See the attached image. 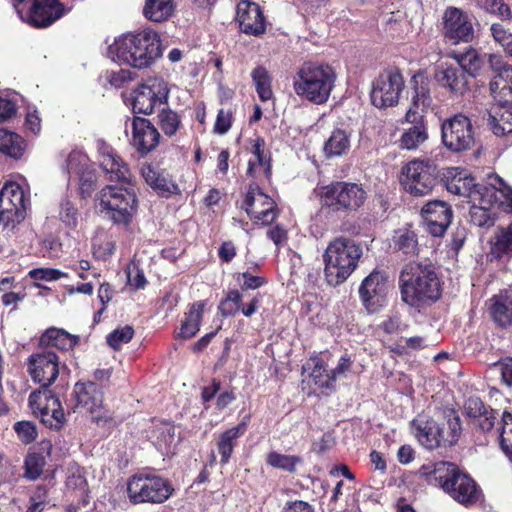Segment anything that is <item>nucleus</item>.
<instances>
[{"label": "nucleus", "mask_w": 512, "mask_h": 512, "mask_svg": "<svg viewBox=\"0 0 512 512\" xmlns=\"http://www.w3.org/2000/svg\"><path fill=\"white\" fill-rule=\"evenodd\" d=\"M99 163L108 180L118 184L104 186L95 196V208L115 225L128 227L138 211V197L131 173L114 149L97 142Z\"/></svg>", "instance_id": "obj_1"}, {"label": "nucleus", "mask_w": 512, "mask_h": 512, "mask_svg": "<svg viewBox=\"0 0 512 512\" xmlns=\"http://www.w3.org/2000/svg\"><path fill=\"white\" fill-rule=\"evenodd\" d=\"M108 55L119 64L136 69L148 68L161 56L160 38L150 29L124 34L109 45Z\"/></svg>", "instance_id": "obj_2"}, {"label": "nucleus", "mask_w": 512, "mask_h": 512, "mask_svg": "<svg viewBox=\"0 0 512 512\" xmlns=\"http://www.w3.org/2000/svg\"><path fill=\"white\" fill-rule=\"evenodd\" d=\"M399 288L403 302L415 308L430 305L441 296V284L435 269L418 262L403 266Z\"/></svg>", "instance_id": "obj_3"}, {"label": "nucleus", "mask_w": 512, "mask_h": 512, "mask_svg": "<svg viewBox=\"0 0 512 512\" xmlns=\"http://www.w3.org/2000/svg\"><path fill=\"white\" fill-rule=\"evenodd\" d=\"M336 79L337 74L332 66L305 62L293 77V90L301 100L322 105L329 100Z\"/></svg>", "instance_id": "obj_4"}, {"label": "nucleus", "mask_w": 512, "mask_h": 512, "mask_svg": "<svg viewBox=\"0 0 512 512\" xmlns=\"http://www.w3.org/2000/svg\"><path fill=\"white\" fill-rule=\"evenodd\" d=\"M363 249L355 240L339 236L329 242L324 253V276L331 286L344 283L356 270Z\"/></svg>", "instance_id": "obj_5"}, {"label": "nucleus", "mask_w": 512, "mask_h": 512, "mask_svg": "<svg viewBox=\"0 0 512 512\" xmlns=\"http://www.w3.org/2000/svg\"><path fill=\"white\" fill-rule=\"evenodd\" d=\"M412 432L418 442L427 449L451 446L458 441L461 433L459 416L450 411L442 424L423 415H418L411 422Z\"/></svg>", "instance_id": "obj_6"}, {"label": "nucleus", "mask_w": 512, "mask_h": 512, "mask_svg": "<svg viewBox=\"0 0 512 512\" xmlns=\"http://www.w3.org/2000/svg\"><path fill=\"white\" fill-rule=\"evenodd\" d=\"M174 492L171 482L155 473L139 472L127 481V496L132 504H162Z\"/></svg>", "instance_id": "obj_7"}, {"label": "nucleus", "mask_w": 512, "mask_h": 512, "mask_svg": "<svg viewBox=\"0 0 512 512\" xmlns=\"http://www.w3.org/2000/svg\"><path fill=\"white\" fill-rule=\"evenodd\" d=\"M321 205L332 211L357 210L366 200V192L356 183L335 182L320 188Z\"/></svg>", "instance_id": "obj_8"}, {"label": "nucleus", "mask_w": 512, "mask_h": 512, "mask_svg": "<svg viewBox=\"0 0 512 512\" xmlns=\"http://www.w3.org/2000/svg\"><path fill=\"white\" fill-rule=\"evenodd\" d=\"M401 183L413 196L428 195L437 183L436 166L430 160L414 159L402 168Z\"/></svg>", "instance_id": "obj_9"}, {"label": "nucleus", "mask_w": 512, "mask_h": 512, "mask_svg": "<svg viewBox=\"0 0 512 512\" xmlns=\"http://www.w3.org/2000/svg\"><path fill=\"white\" fill-rule=\"evenodd\" d=\"M170 93L169 83L163 78L151 77L139 85L133 94V111L151 114L157 106L167 103Z\"/></svg>", "instance_id": "obj_10"}, {"label": "nucleus", "mask_w": 512, "mask_h": 512, "mask_svg": "<svg viewBox=\"0 0 512 512\" xmlns=\"http://www.w3.org/2000/svg\"><path fill=\"white\" fill-rule=\"evenodd\" d=\"M28 198L23 187L8 181L0 192V223L5 227H14L25 217Z\"/></svg>", "instance_id": "obj_11"}, {"label": "nucleus", "mask_w": 512, "mask_h": 512, "mask_svg": "<svg viewBox=\"0 0 512 512\" xmlns=\"http://www.w3.org/2000/svg\"><path fill=\"white\" fill-rule=\"evenodd\" d=\"M19 17L34 27H47L61 18L67 10L59 0H34L27 9L22 6L24 0H14Z\"/></svg>", "instance_id": "obj_12"}, {"label": "nucleus", "mask_w": 512, "mask_h": 512, "mask_svg": "<svg viewBox=\"0 0 512 512\" xmlns=\"http://www.w3.org/2000/svg\"><path fill=\"white\" fill-rule=\"evenodd\" d=\"M404 88V80L399 71L391 69L381 73L372 84L371 101L377 108L396 105Z\"/></svg>", "instance_id": "obj_13"}, {"label": "nucleus", "mask_w": 512, "mask_h": 512, "mask_svg": "<svg viewBox=\"0 0 512 512\" xmlns=\"http://www.w3.org/2000/svg\"><path fill=\"white\" fill-rule=\"evenodd\" d=\"M29 406L40 417L42 423L51 429H60L65 423V414L60 400L49 390L34 391L29 396Z\"/></svg>", "instance_id": "obj_14"}, {"label": "nucleus", "mask_w": 512, "mask_h": 512, "mask_svg": "<svg viewBox=\"0 0 512 512\" xmlns=\"http://www.w3.org/2000/svg\"><path fill=\"white\" fill-rule=\"evenodd\" d=\"M442 141L447 149L454 152L470 149L474 143L470 120L461 114L446 120L442 124Z\"/></svg>", "instance_id": "obj_15"}, {"label": "nucleus", "mask_w": 512, "mask_h": 512, "mask_svg": "<svg viewBox=\"0 0 512 512\" xmlns=\"http://www.w3.org/2000/svg\"><path fill=\"white\" fill-rule=\"evenodd\" d=\"M388 294L387 276L374 270L365 277L359 287L361 302L368 313L378 312L385 306Z\"/></svg>", "instance_id": "obj_16"}, {"label": "nucleus", "mask_w": 512, "mask_h": 512, "mask_svg": "<svg viewBox=\"0 0 512 512\" xmlns=\"http://www.w3.org/2000/svg\"><path fill=\"white\" fill-rule=\"evenodd\" d=\"M444 38L453 44L469 43L474 38L472 17L456 7H448L443 14Z\"/></svg>", "instance_id": "obj_17"}, {"label": "nucleus", "mask_w": 512, "mask_h": 512, "mask_svg": "<svg viewBox=\"0 0 512 512\" xmlns=\"http://www.w3.org/2000/svg\"><path fill=\"white\" fill-rule=\"evenodd\" d=\"M446 178V188L451 194L461 196L468 199V203L472 201H483L485 184H475L474 178L469 173L459 167H449L444 173Z\"/></svg>", "instance_id": "obj_18"}, {"label": "nucleus", "mask_w": 512, "mask_h": 512, "mask_svg": "<svg viewBox=\"0 0 512 512\" xmlns=\"http://www.w3.org/2000/svg\"><path fill=\"white\" fill-rule=\"evenodd\" d=\"M28 373L34 382L43 387L50 386L59 374L57 355L50 350L33 353L28 359Z\"/></svg>", "instance_id": "obj_19"}, {"label": "nucleus", "mask_w": 512, "mask_h": 512, "mask_svg": "<svg viewBox=\"0 0 512 512\" xmlns=\"http://www.w3.org/2000/svg\"><path fill=\"white\" fill-rule=\"evenodd\" d=\"M243 207L251 219L263 225L271 224L277 217L273 199L263 193L257 185L250 186Z\"/></svg>", "instance_id": "obj_20"}, {"label": "nucleus", "mask_w": 512, "mask_h": 512, "mask_svg": "<svg viewBox=\"0 0 512 512\" xmlns=\"http://www.w3.org/2000/svg\"><path fill=\"white\" fill-rule=\"evenodd\" d=\"M76 407L91 415L93 421H106L108 416L102 407V393L93 382L77 383L74 388Z\"/></svg>", "instance_id": "obj_21"}, {"label": "nucleus", "mask_w": 512, "mask_h": 512, "mask_svg": "<svg viewBox=\"0 0 512 512\" xmlns=\"http://www.w3.org/2000/svg\"><path fill=\"white\" fill-rule=\"evenodd\" d=\"M236 20L240 30L245 34L259 36L265 32L266 25L263 13L254 2L240 1L236 8Z\"/></svg>", "instance_id": "obj_22"}, {"label": "nucleus", "mask_w": 512, "mask_h": 512, "mask_svg": "<svg viewBox=\"0 0 512 512\" xmlns=\"http://www.w3.org/2000/svg\"><path fill=\"white\" fill-rule=\"evenodd\" d=\"M131 128V143L139 153L148 154L158 146L160 134L148 119L133 117Z\"/></svg>", "instance_id": "obj_23"}, {"label": "nucleus", "mask_w": 512, "mask_h": 512, "mask_svg": "<svg viewBox=\"0 0 512 512\" xmlns=\"http://www.w3.org/2000/svg\"><path fill=\"white\" fill-rule=\"evenodd\" d=\"M66 170L69 177H76L80 182L82 193H89L95 182L94 170L88 156L80 150L69 153L66 159Z\"/></svg>", "instance_id": "obj_24"}, {"label": "nucleus", "mask_w": 512, "mask_h": 512, "mask_svg": "<svg viewBox=\"0 0 512 512\" xmlns=\"http://www.w3.org/2000/svg\"><path fill=\"white\" fill-rule=\"evenodd\" d=\"M483 120L487 128L497 137L512 133V103H493L487 109Z\"/></svg>", "instance_id": "obj_25"}, {"label": "nucleus", "mask_w": 512, "mask_h": 512, "mask_svg": "<svg viewBox=\"0 0 512 512\" xmlns=\"http://www.w3.org/2000/svg\"><path fill=\"white\" fill-rule=\"evenodd\" d=\"M405 121L411 126L405 129L399 139V147L406 150H415L427 139V128L423 122V116L413 108L405 114Z\"/></svg>", "instance_id": "obj_26"}, {"label": "nucleus", "mask_w": 512, "mask_h": 512, "mask_svg": "<svg viewBox=\"0 0 512 512\" xmlns=\"http://www.w3.org/2000/svg\"><path fill=\"white\" fill-rule=\"evenodd\" d=\"M445 492L464 505H471L480 497V491L474 480L461 471L454 476L452 483L446 482Z\"/></svg>", "instance_id": "obj_27"}, {"label": "nucleus", "mask_w": 512, "mask_h": 512, "mask_svg": "<svg viewBox=\"0 0 512 512\" xmlns=\"http://www.w3.org/2000/svg\"><path fill=\"white\" fill-rule=\"evenodd\" d=\"M460 470L458 467L448 461H438L434 463H427L419 469V475L430 484L441 487L445 491L446 482H453L454 476Z\"/></svg>", "instance_id": "obj_28"}, {"label": "nucleus", "mask_w": 512, "mask_h": 512, "mask_svg": "<svg viewBox=\"0 0 512 512\" xmlns=\"http://www.w3.org/2000/svg\"><path fill=\"white\" fill-rule=\"evenodd\" d=\"M150 438L156 449L165 456L173 455L179 443V436L173 424L159 421L154 424Z\"/></svg>", "instance_id": "obj_29"}, {"label": "nucleus", "mask_w": 512, "mask_h": 512, "mask_svg": "<svg viewBox=\"0 0 512 512\" xmlns=\"http://www.w3.org/2000/svg\"><path fill=\"white\" fill-rule=\"evenodd\" d=\"M484 189L486 190V203H494L496 207L512 212V189L495 174L488 176Z\"/></svg>", "instance_id": "obj_30"}, {"label": "nucleus", "mask_w": 512, "mask_h": 512, "mask_svg": "<svg viewBox=\"0 0 512 512\" xmlns=\"http://www.w3.org/2000/svg\"><path fill=\"white\" fill-rule=\"evenodd\" d=\"M66 491L68 495L77 498L83 506L88 504L89 488L85 472L75 463L67 468Z\"/></svg>", "instance_id": "obj_31"}, {"label": "nucleus", "mask_w": 512, "mask_h": 512, "mask_svg": "<svg viewBox=\"0 0 512 512\" xmlns=\"http://www.w3.org/2000/svg\"><path fill=\"white\" fill-rule=\"evenodd\" d=\"M435 79L440 86L461 95L467 89L466 74L459 68L449 66L436 72Z\"/></svg>", "instance_id": "obj_32"}, {"label": "nucleus", "mask_w": 512, "mask_h": 512, "mask_svg": "<svg viewBox=\"0 0 512 512\" xmlns=\"http://www.w3.org/2000/svg\"><path fill=\"white\" fill-rule=\"evenodd\" d=\"M391 247L407 257L416 256L419 253L417 234L409 227L399 228L394 231Z\"/></svg>", "instance_id": "obj_33"}, {"label": "nucleus", "mask_w": 512, "mask_h": 512, "mask_svg": "<svg viewBox=\"0 0 512 512\" xmlns=\"http://www.w3.org/2000/svg\"><path fill=\"white\" fill-rule=\"evenodd\" d=\"M490 62L496 72L489 85L491 94L496 96L506 90L512 92V66L502 64L496 56H491Z\"/></svg>", "instance_id": "obj_34"}, {"label": "nucleus", "mask_w": 512, "mask_h": 512, "mask_svg": "<svg viewBox=\"0 0 512 512\" xmlns=\"http://www.w3.org/2000/svg\"><path fill=\"white\" fill-rule=\"evenodd\" d=\"M203 310V302H195L190 306L189 311L185 313L184 319L182 320L178 332L179 337L187 339L196 335L200 328Z\"/></svg>", "instance_id": "obj_35"}, {"label": "nucleus", "mask_w": 512, "mask_h": 512, "mask_svg": "<svg viewBox=\"0 0 512 512\" xmlns=\"http://www.w3.org/2000/svg\"><path fill=\"white\" fill-rule=\"evenodd\" d=\"M25 140L15 132L0 128V152L14 159L23 156Z\"/></svg>", "instance_id": "obj_36"}, {"label": "nucleus", "mask_w": 512, "mask_h": 512, "mask_svg": "<svg viewBox=\"0 0 512 512\" xmlns=\"http://www.w3.org/2000/svg\"><path fill=\"white\" fill-rule=\"evenodd\" d=\"M78 340V336L69 334L65 330L58 328L47 329L41 337V343L60 350L72 349L77 344Z\"/></svg>", "instance_id": "obj_37"}, {"label": "nucleus", "mask_w": 512, "mask_h": 512, "mask_svg": "<svg viewBox=\"0 0 512 512\" xmlns=\"http://www.w3.org/2000/svg\"><path fill=\"white\" fill-rule=\"evenodd\" d=\"M482 200H487L486 190L484 189V194L482 195ZM470 208V219L471 222L479 227L490 226L494 222V213L492 210L494 209V203H486L484 201L475 200L472 201Z\"/></svg>", "instance_id": "obj_38"}, {"label": "nucleus", "mask_w": 512, "mask_h": 512, "mask_svg": "<svg viewBox=\"0 0 512 512\" xmlns=\"http://www.w3.org/2000/svg\"><path fill=\"white\" fill-rule=\"evenodd\" d=\"M350 149V135L342 129L332 131L324 144V153L328 158L339 157Z\"/></svg>", "instance_id": "obj_39"}, {"label": "nucleus", "mask_w": 512, "mask_h": 512, "mask_svg": "<svg viewBox=\"0 0 512 512\" xmlns=\"http://www.w3.org/2000/svg\"><path fill=\"white\" fill-rule=\"evenodd\" d=\"M245 424H239L223 432L217 442L218 452L221 455V464L228 463L233 452L236 440L244 433Z\"/></svg>", "instance_id": "obj_40"}, {"label": "nucleus", "mask_w": 512, "mask_h": 512, "mask_svg": "<svg viewBox=\"0 0 512 512\" xmlns=\"http://www.w3.org/2000/svg\"><path fill=\"white\" fill-rule=\"evenodd\" d=\"M251 78L261 101L266 102L273 97L272 77L264 66H257L251 72Z\"/></svg>", "instance_id": "obj_41"}, {"label": "nucleus", "mask_w": 512, "mask_h": 512, "mask_svg": "<svg viewBox=\"0 0 512 512\" xmlns=\"http://www.w3.org/2000/svg\"><path fill=\"white\" fill-rule=\"evenodd\" d=\"M173 13L171 0H146L143 9L144 16L153 22L167 20Z\"/></svg>", "instance_id": "obj_42"}, {"label": "nucleus", "mask_w": 512, "mask_h": 512, "mask_svg": "<svg viewBox=\"0 0 512 512\" xmlns=\"http://www.w3.org/2000/svg\"><path fill=\"white\" fill-rule=\"evenodd\" d=\"M58 219L67 229L77 228L81 215L76 205L67 197H63L59 202Z\"/></svg>", "instance_id": "obj_43"}, {"label": "nucleus", "mask_w": 512, "mask_h": 512, "mask_svg": "<svg viewBox=\"0 0 512 512\" xmlns=\"http://www.w3.org/2000/svg\"><path fill=\"white\" fill-rule=\"evenodd\" d=\"M512 252V225L497 228L491 239V253L495 257Z\"/></svg>", "instance_id": "obj_44"}, {"label": "nucleus", "mask_w": 512, "mask_h": 512, "mask_svg": "<svg viewBox=\"0 0 512 512\" xmlns=\"http://www.w3.org/2000/svg\"><path fill=\"white\" fill-rule=\"evenodd\" d=\"M422 216L424 220L431 218V220L451 222L452 210L443 201H431L422 208Z\"/></svg>", "instance_id": "obj_45"}, {"label": "nucleus", "mask_w": 512, "mask_h": 512, "mask_svg": "<svg viewBox=\"0 0 512 512\" xmlns=\"http://www.w3.org/2000/svg\"><path fill=\"white\" fill-rule=\"evenodd\" d=\"M246 175L255 181L254 186H258L259 183L270 181L271 161H257L249 159Z\"/></svg>", "instance_id": "obj_46"}, {"label": "nucleus", "mask_w": 512, "mask_h": 512, "mask_svg": "<svg viewBox=\"0 0 512 512\" xmlns=\"http://www.w3.org/2000/svg\"><path fill=\"white\" fill-rule=\"evenodd\" d=\"M454 59L464 73L474 76L481 68L482 61L475 49H468L465 53L455 54Z\"/></svg>", "instance_id": "obj_47"}, {"label": "nucleus", "mask_w": 512, "mask_h": 512, "mask_svg": "<svg viewBox=\"0 0 512 512\" xmlns=\"http://www.w3.org/2000/svg\"><path fill=\"white\" fill-rule=\"evenodd\" d=\"M490 307V313L495 322L501 326L512 325V308L506 304V299L494 297Z\"/></svg>", "instance_id": "obj_48"}, {"label": "nucleus", "mask_w": 512, "mask_h": 512, "mask_svg": "<svg viewBox=\"0 0 512 512\" xmlns=\"http://www.w3.org/2000/svg\"><path fill=\"white\" fill-rule=\"evenodd\" d=\"M92 250L96 258L106 259L113 254L115 242L105 232H99L93 238Z\"/></svg>", "instance_id": "obj_49"}, {"label": "nucleus", "mask_w": 512, "mask_h": 512, "mask_svg": "<svg viewBox=\"0 0 512 512\" xmlns=\"http://www.w3.org/2000/svg\"><path fill=\"white\" fill-rule=\"evenodd\" d=\"M158 124L164 134L171 137L176 134L181 121L176 112L163 108L158 114Z\"/></svg>", "instance_id": "obj_50"}, {"label": "nucleus", "mask_w": 512, "mask_h": 512, "mask_svg": "<svg viewBox=\"0 0 512 512\" xmlns=\"http://www.w3.org/2000/svg\"><path fill=\"white\" fill-rule=\"evenodd\" d=\"M313 368L311 370L310 376L313 379V382L319 388L332 389L329 370H327L324 362L319 358H313Z\"/></svg>", "instance_id": "obj_51"}, {"label": "nucleus", "mask_w": 512, "mask_h": 512, "mask_svg": "<svg viewBox=\"0 0 512 512\" xmlns=\"http://www.w3.org/2000/svg\"><path fill=\"white\" fill-rule=\"evenodd\" d=\"M300 458L293 455H284L278 452H270L267 455V463L275 468L283 469L289 472L295 470Z\"/></svg>", "instance_id": "obj_52"}, {"label": "nucleus", "mask_w": 512, "mask_h": 512, "mask_svg": "<svg viewBox=\"0 0 512 512\" xmlns=\"http://www.w3.org/2000/svg\"><path fill=\"white\" fill-rule=\"evenodd\" d=\"M502 422L500 446L503 452L509 458H512V414L508 412L503 413Z\"/></svg>", "instance_id": "obj_53"}, {"label": "nucleus", "mask_w": 512, "mask_h": 512, "mask_svg": "<svg viewBox=\"0 0 512 512\" xmlns=\"http://www.w3.org/2000/svg\"><path fill=\"white\" fill-rule=\"evenodd\" d=\"M477 5L488 13L496 15L501 19H509L511 11L502 0H476Z\"/></svg>", "instance_id": "obj_54"}, {"label": "nucleus", "mask_w": 512, "mask_h": 512, "mask_svg": "<svg viewBox=\"0 0 512 512\" xmlns=\"http://www.w3.org/2000/svg\"><path fill=\"white\" fill-rule=\"evenodd\" d=\"M134 335V330L131 326H124L115 329L107 336V343L113 349H119L123 344L128 343Z\"/></svg>", "instance_id": "obj_55"}, {"label": "nucleus", "mask_w": 512, "mask_h": 512, "mask_svg": "<svg viewBox=\"0 0 512 512\" xmlns=\"http://www.w3.org/2000/svg\"><path fill=\"white\" fill-rule=\"evenodd\" d=\"M242 295L238 290L230 291L225 300L219 306L221 313L225 316H231L238 313L241 309Z\"/></svg>", "instance_id": "obj_56"}, {"label": "nucleus", "mask_w": 512, "mask_h": 512, "mask_svg": "<svg viewBox=\"0 0 512 512\" xmlns=\"http://www.w3.org/2000/svg\"><path fill=\"white\" fill-rule=\"evenodd\" d=\"M29 276L35 281L51 282L67 278L68 274L54 268H36L29 271Z\"/></svg>", "instance_id": "obj_57"}, {"label": "nucleus", "mask_w": 512, "mask_h": 512, "mask_svg": "<svg viewBox=\"0 0 512 512\" xmlns=\"http://www.w3.org/2000/svg\"><path fill=\"white\" fill-rule=\"evenodd\" d=\"M44 459L38 454H29L25 460V476L30 480L37 479L43 470Z\"/></svg>", "instance_id": "obj_58"}, {"label": "nucleus", "mask_w": 512, "mask_h": 512, "mask_svg": "<svg viewBox=\"0 0 512 512\" xmlns=\"http://www.w3.org/2000/svg\"><path fill=\"white\" fill-rule=\"evenodd\" d=\"M249 143V150L251 153V157L249 159L257 161H271L270 152L266 150V144L263 138L256 136L255 138L250 139Z\"/></svg>", "instance_id": "obj_59"}, {"label": "nucleus", "mask_w": 512, "mask_h": 512, "mask_svg": "<svg viewBox=\"0 0 512 512\" xmlns=\"http://www.w3.org/2000/svg\"><path fill=\"white\" fill-rule=\"evenodd\" d=\"M151 188L162 195L177 194L179 192L178 185L175 184L163 171L156 178L155 184H152Z\"/></svg>", "instance_id": "obj_60"}, {"label": "nucleus", "mask_w": 512, "mask_h": 512, "mask_svg": "<svg viewBox=\"0 0 512 512\" xmlns=\"http://www.w3.org/2000/svg\"><path fill=\"white\" fill-rule=\"evenodd\" d=\"M351 368H352V360H351L350 356H348L347 354L341 356L336 367L329 370L332 389L335 388V382L339 378L345 377L346 374L351 370Z\"/></svg>", "instance_id": "obj_61"}, {"label": "nucleus", "mask_w": 512, "mask_h": 512, "mask_svg": "<svg viewBox=\"0 0 512 512\" xmlns=\"http://www.w3.org/2000/svg\"><path fill=\"white\" fill-rule=\"evenodd\" d=\"M105 79L115 88L122 87L126 82L131 81L132 72L127 69L108 70L105 72Z\"/></svg>", "instance_id": "obj_62"}, {"label": "nucleus", "mask_w": 512, "mask_h": 512, "mask_svg": "<svg viewBox=\"0 0 512 512\" xmlns=\"http://www.w3.org/2000/svg\"><path fill=\"white\" fill-rule=\"evenodd\" d=\"M491 33L496 42L503 46L510 54L512 49V33L506 30L501 24H492Z\"/></svg>", "instance_id": "obj_63"}, {"label": "nucleus", "mask_w": 512, "mask_h": 512, "mask_svg": "<svg viewBox=\"0 0 512 512\" xmlns=\"http://www.w3.org/2000/svg\"><path fill=\"white\" fill-rule=\"evenodd\" d=\"M14 429L19 439L24 443H30L35 440L37 436L36 428L33 423L29 421H19L14 425Z\"/></svg>", "instance_id": "obj_64"}]
</instances>
